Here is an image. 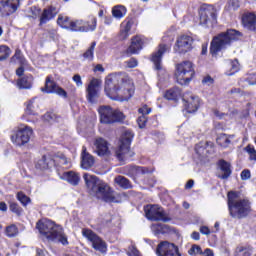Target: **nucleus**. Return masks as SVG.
<instances>
[{"instance_id":"obj_12","label":"nucleus","mask_w":256,"mask_h":256,"mask_svg":"<svg viewBox=\"0 0 256 256\" xmlns=\"http://www.w3.org/2000/svg\"><path fill=\"white\" fill-rule=\"evenodd\" d=\"M193 49V38L188 35H182L177 38L174 45V52L179 53V55H185Z\"/></svg>"},{"instance_id":"obj_22","label":"nucleus","mask_w":256,"mask_h":256,"mask_svg":"<svg viewBox=\"0 0 256 256\" xmlns=\"http://www.w3.org/2000/svg\"><path fill=\"white\" fill-rule=\"evenodd\" d=\"M95 165V158L87 152V147L83 146L81 154L82 169H91Z\"/></svg>"},{"instance_id":"obj_29","label":"nucleus","mask_w":256,"mask_h":256,"mask_svg":"<svg viewBox=\"0 0 256 256\" xmlns=\"http://www.w3.org/2000/svg\"><path fill=\"white\" fill-rule=\"evenodd\" d=\"M235 139V135L220 134L216 140L220 147L227 148L231 145V140Z\"/></svg>"},{"instance_id":"obj_19","label":"nucleus","mask_w":256,"mask_h":256,"mask_svg":"<svg viewBox=\"0 0 256 256\" xmlns=\"http://www.w3.org/2000/svg\"><path fill=\"white\" fill-rule=\"evenodd\" d=\"M101 81L99 79H92L86 88V98L90 103H96L97 98L99 97V87Z\"/></svg>"},{"instance_id":"obj_21","label":"nucleus","mask_w":256,"mask_h":256,"mask_svg":"<svg viewBox=\"0 0 256 256\" xmlns=\"http://www.w3.org/2000/svg\"><path fill=\"white\" fill-rule=\"evenodd\" d=\"M184 107L187 113H195L199 109L200 101L199 97L193 94H185L183 97Z\"/></svg>"},{"instance_id":"obj_3","label":"nucleus","mask_w":256,"mask_h":256,"mask_svg":"<svg viewBox=\"0 0 256 256\" xmlns=\"http://www.w3.org/2000/svg\"><path fill=\"white\" fill-rule=\"evenodd\" d=\"M40 235L47 239V241H53L54 243H61L62 245H69L67 235L63 232V227L55 224L51 220H40L36 224Z\"/></svg>"},{"instance_id":"obj_28","label":"nucleus","mask_w":256,"mask_h":256,"mask_svg":"<svg viewBox=\"0 0 256 256\" xmlns=\"http://www.w3.org/2000/svg\"><path fill=\"white\" fill-rule=\"evenodd\" d=\"M55 167V160L51 156H42L36 163V169H51Z\"/></svg>"},{"instance_id":"obj_41","label":"nucleus","mask_w":256,"mask_h":256,"mask_svg":"<svg viewBox=\"0 0 256 256\" xmlns=\"http://www.w3.org/2000/svg\"><path fill=\"white\" fill-rule=\"evenodd\" d=\"M17 199H18V201H20V203H21V205H23V207H27V205H29V203H31V198H29V196L25 195V193H23V192L17 193Z\"/></svg>"},{"instance_id":"obj_64","label":"nucleus","mask_w":256,"mask_h":256,"mask_svg":"<svg viewBox=\"0 0 256 256\" xmlns=\"http://www.w3.org/2000/svg\"><path fill=\"white\" fill-rule=\"evenodd\" d=\"M200 233H202V235H211V230H209L207 226H202L200 227Z\"/></svg>"},{"instance_id":"obj_10","label":"nucleus","mask_w":256,"mask_h":256,"mask_svg":"<svg viewBox=\"0 0 256 256\" xmlns=\"http://www.w3.org/2000/svg\"><path fill=\"white\" fill-rule=\"evenodd\" d=\"M133 141V132L126 131L120 139V145L116 150V157L119 161H125L126 155L129 153V147Z\"/></svg>"},{"instance_id":"obj_61","label":"nucleus","mask_w":256,"mask_h":256,"mask_svg":"<svg viewBox=\"0 0 256 256\" xmlns=\"http://www.w3.org/2000/svg\"><path fill=\"white\" fill-rule=\"evenodd\" d=\"M139 113L142 115H149L151 113V108L147 107V105H144L142 108L139 109Z\"/></svg>"},{"instance_id":"obj_31","label":"nucleus","mask_w":256,"mask_h":256,"mask_svg":"<svg viewBox=\"0 0 256 256\" xmlns=\"http://www.w3.org/2000/svg\"><path fill=\"white\" fill-rule=\"evenodd\" d=\"M19 89H31L33 87V76H26L18 80Z\"/></svg>"},{"instance_id":"obj_16","label":"nucleus","mask_w":256,"mask_h":256,"mask_svg":"<svg viewBox=\"0 0 256 256\" xmlns=\"http://www.w3.org/2000/svg\"><path fill=\"white\" fill-rule=\"evenodd\" d=\"M156 254L159 256H181L179 248L168 241H162L158 244Z\"/></svg>"},{"instance_id":"obj_57","label":"nucleus","mask_w":256,"mask_h":256,"mask_svg":"<svg viewBox=\"0 0 256 256\" xmlns=\"http://www.w3.org/2000/svg\"><path fill=\"white\" fill-rule=\"evenodd\" d=\"M129 37V32L125 31V30H120V33L118 35V39L119 41H125V39H128Z\"/></svg>"},{"instance_id":"obj_25","label":"nucleus","mask_w":256,"mask_h":256,"mask_svg":"<svg viewBox=\"0 0 256 256\" xmlns=\"http://www.w3.org/2000/svg\"><path fill=\"white\" fill-rule=\"evenodd\" d=\"M242 23L245 29L256 31V16L253 13L245 14L242 18Z\"/></svg>"},{"instance_id":"obj_18","label":"nucleus","mask_w":256,"mask_h":256,"mask_svg":"<svg viewBox=\"0 0 256 256\" xmlns=\"http://www.w3.org/2000/svg\"><path fill=\"white\" fill-rule=\"evenodd\" d=\"M43 93H55L60 97L67 98V91L65 89L59 87L55 81L51 80V77H46L45 87L41 88Z\"/></svg>"},{"instance_id":"obj_51","label":"nucleus","mask_w":256,"mask_h":256,"mask_svg":"<svg viewBox=\"0 0 256 256\" xmlns=\"http://www.w3.org/2000/svg\"><path fill=\"white\" fill-rule=\"evenodd\" d=\"M127 175H130L131 177H135L137 175V171L139 170V166H127Z\"/></svg>"},{"instance_id":"obj_33","label":"nucleus","mask_w":256,"mask_h":256,"mask_svg":"<svg viewBox=\"0 0 256 256\" xmlns=\"http://www.w3.org/2000/svg\"><path fill=\"white\" fill-rule=\"evenodd\" d=\"M54 161V166L59 165L60 167H63V169H69L71 167V162L67 160V157L65 155L57 156Z\"/></svg>"},{"instance_id":"obj_44","label":"nucleus","mask_w":256,"mask_h":256,"mask_svg":"<svg viewBox=\"0 0 256 256\" xmlns=\"http://www.w3.org/2000/svg\"><path fill=\"white\" fill-rule=\"evenodd\" d=\"M11 55V49L7 46H0V61H5Z\"/></svg>"},{"instance_id":"obj_49","label":"nucleus","mask_w":256,"mask_h":256,"mask_svg":"<svg viewBox=\"0 0 256 256\" xmlns=\"http://www.w3.org/2000/svg\"><path fill=\"white\" fill-rule=\"evenodd\" d=\"M35 100H30L26 107V113L27 115H35Z\"/></svg>"},{"instance_id":"obj_50","label":"nucleus","mask_w":256,"mask_h":256,"mask_svg":"<svg viewBox=\"0 0 256 256\" xmlns=\"http://www.w3.org/2000/svg\"><path fill=\"white\" fill-rule=\"evenodd\" d=\"M240 7L239 0H230L228 1V9L230 11H237Z\"/></svg>"},{"instance_id":"obj_4","label":"nucleus","mask_w":256,"mask_h":256,"mask_svg":"<svg viewBox=\"0 0 256 256\" xmlns=\"http://www.w3.org/2000/svg\"><path fill=\"white\" fill-rule=\"evenodd\" d=\"M239 37H241V32L235 29H229L226 32L214 36L210 45V53L212 57H217L220 51L227 49V47H229L233 41H237Z\"/></svg>"},{"instance_id":"obj_5","label":"nucleus","mask_w":256,"mask_h":256,"mask_svg":"<svg viewBox=\"0 0 256 256\" xmlns=\"http://www.w3.org/2000/svg\"><path fill=\"white\" fill-rule=\"evenodd\" d=\"M228 209L233 219H245L251 213V203L246 199H239L235 192H229Z\"/></svg>"},{"instance_id":"obj_24","label":"nucleus","mask_w":256,"mask_h":256,"mask_svg":"<svg viewBox=\"0 0 256 256\" xmlns=\"http://www.w3.org/2000/svg\"><path fill=\"white\" fill-rule=\"evenodd\" d=\"M60 179L67 181V183L73 185V187H77L81 181V176L75 171H67L60 176Z\"/></svg>"},{"instance_id":"obj_8","label":"nucleus","mask_w":256,"mask_h":256,"mask_svg":"<svg viewBox=\"0 0 256 256\" xmlns=\"http://www.w3.org/2000/svg\"><path fill=\"white\" fill-rule=\"evenodd\" d=\"M33 135V129L29 126H20L17 130L12 132L11 141L17 147H23L27 145Z\"/></svg>"},{"instance_id":"obj_52","label":"nucleus","mask_w":256,"mask_h":256,"mask_svg":"<svg viewBox=\"0 0 256 256\" xmlns=\"http://www.w3.org/2000/svg\"><path fill=\"white\" fill-rule=\"evenodd\" d=\"M148 173H151L149 168H147V167H139L138 166V171L136 172V176L135 177H141V175H147Z\"/></svg>"},{"instance_id":"obj_38","label":"nucleus","mask_w":256,"mask_h":256,"mask_svg":"<svg viewBox=\"0 0 256 256\" xmlns=\"http://www.w3.org/2000/svg\"><path fill=\"white\" fill-rule=\"evenodd\" d=\"M181 95V91L178 88H172L170 90H167L164 97L165 99H168V101H175L177 97Z\"/></svg>"},{"instance_id":"obj_20","label":"nucleus","mask_w":256,"mask_h":256,"mask_svg":"<svg viewBox=\"0 0 256 256\" xmlns=\"http://www.w3.org/2000/svg\"><path fill=\"white\" fill-rule=\"evenodd\" d=\"M169 51V46L165 44H160L158 51L152 54L151 61L154 64L156 71H163V65L161 64V59H163V54Z\"/></svg>"},{"instance_id":"obj_43","label":"nucleus","mask_w":256,"mask_h":256,"mask_svg":"<svg viewBox=\"0 0 256 256\" xmlns=\"http://www.w3.org/2000/svg\"><path fill=\"white\" fill-rule=\"evenodd\" d=\"M188 254L191 256L203 255V249H201V246L194 244L188 250Z\"/></svg>"},{"instance_id":"obj_45","label":"nucleus","mask_w":256,"mask_h":256,"mask_svg":"<svg viewBox=\"0 0 256 256\" xmlns=\"http://www.w3.org/2000/svg\"><path fill=\"white\" fill-rule=\"evenodd\" d=\"M7 237H16L17 233H19V230L17 229V226L14 224L7 226L5 231Z\"/></svg>"},{"instance_id":"obj_9","label":"nucleus","mask_w":256,"mask_h":256,"mask_svg":"<svg viewBox=\"0 0 256 256\" xmlns=\"http://www.w3.org/2000/svg\"><path fill=\"white\" fill-rule=\"evenodd\" d=\"M145 216L150 221H163V223H167L171 221L165 211L159 205H147L144 208Z\"/></svg>"},{"instance_id":"obj_46","label":"nucleus","mask_w":256,"mask_h":256,"mask_svg":"<svg viewBox=\"0 0 256 256\" xmlns=\"http://www.w3.org/2000/svg\"><path fill=\"white\" fill-rule=\"evenodd\" d=\"M15 59H17L18 61H20L21 65H27V60H25V58L23 57V54H21V50L17 49L15 51L14 56L11 58V61H15Z\"/></svg>"},{"instance_id":"obj_14","label":"nucleus","mask_w":256,"mask_h":256,"mask_svg":"<svg viewBox=\"0 0 256 256\" xmlns=\"http://www.w3.org/2000/svg\"><path fill=\"white\" fill-rule=\"evenodd\" d=\"M199 15L200 25H207L209 21H217V10H215L213 5H202L199 11Z\"/></svg>"},{"instance_id":"obj_32","label":"nucleus","mask_w":256,"mask_h":256,"mask_svg":"<svg viewBox=\"0 0 256 256\" xmlns=\"http://www.w3.org/2000/svg\"><path fill=\"white\" fill-rule=\"evenodd\" d=\"M95 47H97V42H92L87 50L83 53L84 59L89 63L95 59Z\"/></svg>"},{"instance_id":"obj_40","label":"nucleus","mask_w":256,"mask_h":256,"mask_svg":"<svg viewBox=\"0 0 256 256\" xmlns=\"http://www.w3.org/2000/svg\"><path fill=\"white\" fill-rule=\"evenodd\" d=\"M151 229L155 233V235H159L167 231V225L162 223H155V224H152Z\"/></svg>"},{"instance_id":"obj_47","label":"nucleus","mask_w":256,"mask_h":256,"mask_svg":"<svg viewBox=\"0 0 256 256\" xmlns=\"http://www.w3.org/2000/svg\"><path fill=\"white\" fill-rule=\"evenodd\" d=\"M245 151H246V153H248L250 161H256L255 147L248 145L245 147Z\"/></svg>"},{"instance_id":"obj_6","label":"nucleus","mask_w":256,"mask_h":256,"mask_svg":"<svg viewBox=\"0 0 256 256\" xmlns=\"http://www.w3.org/2000/svg\"><path fill=\"white\" fill-rule=\"evenodd\" d=\"M193 75H195V70L191 61H184L176 65L175 76L180 85H188L193 79Z\"/></svg>"},{"instance_id":"obj_62","label":"nucleus","mask_w":256,"mask_h":256,"mask_svg":"<svg viewBox=\"0 0 256 256\" xmlns=\"http://www.w3.org/2000/svg\"><path fill=\"white\" fill-rule=\"evenodd\" d=\"M44 119L46 121H49V123H51V121H55V114H53V113H46L44 115Z\"/></svg>"},{"instance_id":"obj_15","label":"nucleus","mask_w":256,"mask_h":256,"mask_svg":"<svg viewBox=\"0 0 256 256\" xmlns=\"http://www.w3.org/2000/svg\"><path fill=\"white\" fill-rule=\"evenodd\" d=\"M20 0H0V17H9L19 9Z\"/></svg>"},{"instance_id":"obj_34","label":"nucleus","mask_w":256,"mask_h":256,"mask_svg":"<svg viewBox=\"0 0 256 256\" xmlns=\"http://www.w3.org/2000/svg\"><path fill=\"white\" fill-rule=\"evenodd\" d=\"M112 15L115 17V19H122V17H125L127 15V8L125 6H115L112 9Z\"/></svg>"},{"instance_id":"obj_59","label":"nucleus","mask_w":256,"mask_h":256,"mask_svg":"<svg viewBox=\"0 0 256 256\" xmlns=\"http://www.w3.org/2000/svg\"><path fill=\"white\" fill-rule=\"evenodd\" d=\"M248 85H256V73L250 74L246 79Z\"/></svg>"},{"instance_id":"obj_39","label":"nucleus","mask_w":256,"mask_h":256,"mask_svg":"<svg viewBox=\"0 0 256 256\" xmlns=\"http://www.w3.org/2000/svg\"><path fill=\"white\" fill-rule=\"evenodd\" d=\"M240 65L237 59L232 60L229 64V69L226 72V75L231 76L235 75V73H239Z\"/></svg>"},{"instance_id":"obj_54","label":"nucleus","mask_w":256,"mask_h":256,"mask_svg":"<svg viewBox=\"0 0 256 256\" xmlns=\"http://www.w3.org/2000/svg\"><path fill=\"white\" fill-rule=\"evenodd\" d=\"M127 254L129 256H139V250H137V247H135L134 245L130 246L128 248V252Z\"/></svg>"},{"instance_id":"obj_30","label":"nucleus","mask_w":256,"mask_h":256,"mask_svg":"<svg viewBox=\"0 0 256 256\" xmlns=\"http://www.w3.org/2000/svg\"><path fill=\"white\" fill-rule=\"evenodd\" d=\"M219 167L223 172V175L219 176L220 179H228V177L231 175V165L225 160H220Z\"/></svg>"},{"instance_id":"obj_37","label":"nucleus","mask_w":256,"mask_h":256,"mask_svg":"<svg viewBox=\"0 0 256 256\" xmlns=\"http://www.w3.org/2000/svg\"><path fill=\"white\" fill-rule=\"evenodd\" d=\"M253 249L249 246H238L235 251V256H251Z\"/></svg>"},{"instance_id":"obj_2","label":"nucleus","mask_w":256,"mask_h":256,"mask_svg":"<svg viewBox=\"0 0 256 256\" xmlns=\"http://www.w3.org/2000/svg\"><path fill=\"white\" fill-rule=\"evenodd\" d=\"M83 179L86 183V187L89 189V193L92 197L105 201V203H117L115 191L111 189L107 183L97 178V176L85 173Z\"/></svg>"},{"instance_id":"obj_23","label":"nucleus","mask_w":256,"mask_h":256,"mask_svg":"<svg viewBox=\"0 0 256 256\" xmlns=\"http://www.w3.org/2000/svg\"><path fill=\"white\" fill-rule=\"evenodd\" d=\"M57 13V8L54 6H49L48 8H45L40 16V25H45V23H49L51 19H55Z\"/></svg>"},{"instance_id":"obj_11","label":"nucleus","mask_w":256,"mask_h":256,"mask_svg":"<svg viewBox=\"0 0 256 256\" xmlns=\"http://www.w3.org/2000/svg\"><path fill=\"white\" fill-rule=\"evenodd\" d=\"M82 235L88 241H91L93 249L100 251V253H107V243H105L101 237L97 236L93 230L83 229Z\"/></svg>"},{"instance_id":"obj_55","label":"nucleus","mask_w":256,"mask_h":256,"mask_svg":"<svg viewBox=\"0 0 256 256\" xmlns=\"http://www.w3.org/2000/svg\"><path fill=\"white\" fill-rule=\"evenodd\" d=\"M241 179L242 181H247L248 179H251V171L248 169H245L241 172Z\"/></svg>"},{"instance_id":"obj_42","label":"nucleus","mask_w":256,"mask_h":256,"mask_svg":"<svg viewBox=\"0 0 256 256\" xmlns=\"http://www.w3.org/2000/svg\"><path fill=\"white\" fill-rule=\"evenodd\" d=\"M9 209L12 213L18 215V217H20V215L23 213V208H21V206H19L17 202H11L9 205Z\"/></svg>"},{"instance_id":"obj_35","label":"nucleus","mask_w":256,"mask_h":256,"mask_svg":"<svg viewBox=\"0 0 256 256\" xmlns=\"http://www.w3.org/2000/svg\"><path fill=\"white\" fill-rule=\"evenodd\" d=\"M114 181L122 189H131L132 187L131 182L125 176H117Z\"/></svg>"},{"instance_id":"obj_60","label":"nucleus","mask_w":256,"mask_h":256,"mask_svg":"<svg viewBox=\"0 0 256 256\" xmlns=\"http://www.w3.org/2000/svg\"><path fill=\"white\" fill-rule=\"evenodd\" d=\"M48 35L50 37V39H52V41H56L57 39V30L56 29H50L48 30Z\"/></svg>"},{"instance_id":"obj_63","label":"nucleus","mask_w":256,"mask_h":256,"mask_svg":"<svg viewBox=\"0 0 256 256\" xmlns=\"http://www.w3.org/2000/svg\"><path fill=\"white\" fill-rule=\"evenodd\" d=\"M203 85H213V78H211V76H206L203 80H202Z\"/></svg>"},{"instance_id":"obj_1","label":"nucleus","mask_w":256,"mask_h":256,"mask_svg":"<svg viewBox=\"0 0 256 256\" xmlns=\"http://www.w3.org/2000/svg\"><path fill=\"white\" fill-rule=\"evenodd\" d=\"M105 93L112 101H129L135 95V83L125 72L114 73L106 78Z\"/></svg>"},{"instance_id":"obj_27","label":"nucleus","mask_w":256,"mask_h":256,"mask_svg":"<svg viewBox=\"0 0 256 256\" xmlns=\"http://www.w3.org/2000/svg\"><path fill=\"white\" fill-rule=\"evenodd\" d=\"M214 115L218 119H227V117H228V119H235L236 121L243 118L241 113H239V111H237L235 109L231 110L229 114L223 113L219 110H214Z\"/></svg>"},{"instance_id":"obj_53","label":"nucleus","mask_w":256,"mask_h":256,"mask_svg":"<svg viewBox=\"0 0 256 256\" xmlns=\"http://www.w3.org/2000/svg\"><path fill=\"white\" fill-rule=\"evenodd\" d=\"M72 81H74V83H76L77 87H83V80L81 79V75L75 74L72 77Z\"/></svg>"},{"instance_id":"obj_56","label":"nucleus","mask_w":256,"mask_h":256,"mask_svg":"<svg viewBox=\"0 0 256 256\" xmlns=\"http://www.w3.org/2000/svg\"><path fill=\"white\" fill-rule=\"evenodd\" d=\"M126 65L129 69H134V67H137L138 65L137 59L131 58L130 60L126 61Z\"/></svg>"},{"instance_id":"obj_58","label":"nucleus","mask_w":256,"mask_h":256,"mask_svg":"<svg viewBox=\"0 0 256 256\" xmlns=\"http://www.w3.org/2000/svg\"><path fill=\"white\" fill-rule=\"evenodd\" d=\"M137 121H138V125H139L140 129H143L147 123V117L142 115L138 118Z\"/></svg>"},{"instance_id":"obj_7","label":"nucleus","mask_w":256,"mask_h":256,"mask_svg":"<svg viewBox=\"0 0 256 256\" xmlns=\"http://www.w3.org/2000/svg\"><path fill=\"white\" fill-rule=\"evenodd\" d=\"M98 113L100 115V123L104 125H111V123H120L125 119V115L118 110H114L110 106H101L98 109Z\"/></svg>"},{"instance_id":"obj_48","label":"nucleus","mask_w":256,"mask_h":256,"mask_svg":"<svg viewBox=\"0 0 256 256\" xmlns=\"http://www.w3.org/2000/svg\"><path fill=\"white\" fill-rule=\"evenodd\" d=\"M132 27H133V21H131V20H125L121 24V29L123 31H126L127 33H129V31H131Z\"/></svg>"},{"instance_id":"obj_13","label":"nucleus","mask_w":256,"mask_h":256,"mask_svg":"<svg viewBox=\"0 0 256 256\" xmlns=\"http://www.w3.org/2000/svg\"><path fill=\"white\" fill-rule=\"evenodd\" d=\"M92 25L83 20H72L70 24V30L76 33H87L89 31H95L97 29V18H92Z\"/></svg>"},{"instance_id":"obj_26","label":"nucleus","mask_w":256,"mask_h":256,"mask_svg":"<svg viewBox=\"0 0 256 256\" xmlns=\"http://www.w3.org/2000/svg\"><path fill=\"white\" fill-rule=\"evenodd\" d=\"M143 49V40L141 37L136 36L132 38V42L130 47L127 49L128 55H135V53H139V51Z\"/></svg>"},{"instance_id":"obj_17","label":"nucleus","mask_w":256,"mask_h":256,"mask_svg":"<svg viewBox=\"0 0 256 256\" xmlns=\"http://www.w3.org/2000/svg\"><path fill=\"white\" fill-rule=\"evenodd\" d=\"M95 153L99 157H103L104 159H109L113 153L111 152V148H109V142L103 138H98L94 142Z\"/></svg>"},{"instance_id":"obj_36","label":"nucleus","mask_w":256,"mask_h":256,"mask_svg":"<svg viewBox=\"0 0 256 256\" xmlns=\"http://www.w3.org/2000/svg\"><path fill=\"white\" fill-rule=\"evenodd\" d=\"M71 22L72 20H70V18L67 16H63V15L58 16L57 24L60 27H62V29H67L69 31L71 28Z\"/></svg>"}]
</instances>
